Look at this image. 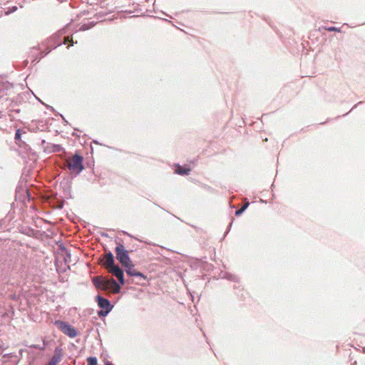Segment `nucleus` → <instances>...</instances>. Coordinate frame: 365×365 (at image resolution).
Masks as SVG:
<instances>
[{
	"instance_id": "nucleus-1",
	"label": "nucleus",
	"mask_w": 365,
	"mask_h": 365,
	"mask_svg": "<svg viewBox=\"0 0 365 365\" xmlns=\"http://www.w3.org/2000/svg\"><path fill=\"white\" fill-rule=\"evenodd\" d=\"M117 247H115V254L116 258L119 261V262L122 264V266L127 267L132 262H130L128 252L125 250L124 246L119 243L116 242Z\"/></svg>"
},
{
	"instance_id": "nucleus-2",
	"label": "nucleus",
	"mask_w": 365,
	"mask_h": 365,
	"mask_svg": "<svg viewBox=\"0 0 365 365\" xmlns=\"http://www.w3.org/2000/svg\"><path fill=\"white\" fill-rule=\"evenodd\" d=\"M54 324L62 333L70 338H74L78 334L76 329L66 322L56 320L55 321Z\"/></svg>"
},
{
	"instance_id": "nucleus-3",
	"label": "nucleus",
	"mask_w": 365,
	"mask_h": 365,
	"mask_svg": "<svg viewBox=\"0 0 365 365\" xmlns=\"http://www.w3.org/2000/svg\"><path fill=\"white\" fill-rule=\"evenodd\" d=\"M96 301L98 303V307L101 309V310L98 312L99 317H106L113 307L108 299L101 295L96 296Z\"/></svg>"
},
{
	"instance_id": "nucleus-4",
	"label": "nucleus",
	"mask_w": 365,
	"mask_h": 365,
	"mask_svg": "<svg viewBox=\"0 0 365 365\" xmlns=\"http://www.w3.org/2000/svg\"><path fill=\"white\" fill-rule=\"evenodd\" d=\"M68 169L76 174H79L83 170V157L78 154H75L72 159L67 163Z\"/></svg>"
},
{
	"instance_id": "nucleus-5",
	"label": "nucleus",
	"mask_w": 365,
	"mask_h": 365,
	"mask_svg": "<svg viewBox=\"0 0 365 365\" xmlns=\"http://www.w3.org/2000/svg\"><path fill=\"white\" fill-rule=\"evenodd\" d=\"M133 267H134V265L132 263L130 264L129 265H128L127 267H125V272H126L127 274L130 277H140L143 279H145L146 276L144 274H143L142 272L135 270L133 268Z\"/></svg>"
},
{
	"instance_id": "nucleus-6",
	"label": "nucleus",
	"mask_w": 365,
	"mask_h": 365,
	"mask_svg": "<svg viewBox=\"0 0 365 365\" xmlns=\"http://www.w3.org/2000/svg\"><path fill=\"white\" fill-rule=\"evenodd\" d=\"M108 279H102L100 277H96L92 279L93 284L97 289L102 290H107V282Z\"/></svg>"
},
{
	"instance_id": "nucleus-7",
	"label": "nucleus",
	"mask_w": 365,
	"mask_h": 365,
	"mask_svg": "<svg viewBox=\"0 0 365 365\" xmlns=\"http://www.w3.org/2000/svg\"><path fill=\"white\" fill-rule=\"evenodd\" d=\"M106 283L107 290L110 289L113 294H117L120 292V286L114 279H108Z\"/></svg>"
},
{
	"instance_id": "nucleus-8",
	"label": "nucleus",
	"mask_w": 365,
	"mask_h": 365,
	"mask_svg": "<svg viewBox=\"0 0 365 365\" xmlns=\"http://www.w3.org/2000/svg\"><path fill=\"white\" fill-rule=\"evenodd\" d=\"M61 349L59 348H56L55 354L51 357L47 365H56L59 361H61Z\"/></svg>"
},
{
	"instance_id": "nucleus-9",
	"label": "nucleus",
	"mask_w": 365,
	"mask_h": 365,
	"mask_svg": "<svg viewBox=\"0 0 365 365\" xmlns=\"http://www.w3.org/2000/svg\"><path fill=\"white\" fill-rule=\"evenodd\" d=\"M103 265L107 267L108 269L115 265L114 257L111 252L109 251L106 253Z\"/></svg>"
},
{
	"instance_id": "nucleus-10",
	"label": "nucleus",
	"mask_w": 365,
	"mask_h": 365,
	"mask_svg": "<svg viewBox=\"0 0 365 365\" xmlns=\"http://www.w3.org/2000/svg\"><path fill=\"white\" fill-rule=\"evenodd\" d=\"M109 272L112 273L115 277L118 276H120L123 273V271L122 269L119 267L118 265H113L110 268L108 269Z\"/></svg>"
},
{
	"instance_id": "nucleus-11",
	"label": "nucleus",
	"mask_w": 365,
	"mask_h": 365,
	"mask_svg": "<svg viewBox=\"0 0 365 365\" xmlns=\"http://www.w3.org/2000/svg\"><path fill=\"white\" fill-rule=\"evenodd\" d=\"M190 172V168H183V167H181L180 165H178V168H177V170H176V173L179 175H188Z\"/></svg>"
},
{
	"instance_id": "nucleus-12",
	"label": "nucleus",
	"mask_w": 365,
	"mask_h": 365,
	"mask_svg": "<svg viewBox=\"0 0 365 365\" xmlns=\"http://www.w3.org/2000/svg\"><path fill=\"white\" fill-rule=\"evenodd\" d=\"M88 365H97V359L95 356H89L87 359Z\"/></svg>"
},
{
	"instance_id": "nucleus-13",
	"label": "nucleus",
	"mask_w": 365,
	"mask_h": 365,
	"mask_svg": "<svg viewBox=\"0 0 365 365\" xmlns=\"http://www.w3.org/2000/svg\"><path fill=\"white\" fill-rule=\"evenodd\" d=\"M322 29H324L326 31H337V32H340L341 31L340 28H336V27H334V26L322 27Z\"/></svg>"
},
{
	"instance_id": "nucleus-14",
	"label": "nucleus",
	"mask_w": 365,
	"mask_h": 365,
	"mask_svg": "<svg viewBox=\"0 0 365 365\" xmlns=\"http://www.w3.org/2000/svg\"><path fill=\"white\" fill-rule=\"evenodd\" d=\"M116 278L118 279L119 282H120L121 284H125L124 274H123V273L122 274H120V276H118Z\"/></svg>"
},
{
	"instance_id": "nucleus-15",
	"label": "nucleus",
	"mask_w": 365,
	"mask_h": 365,
	"mask_svg": "<svg viewBox=\"0 0 365 365\" xmlns=\"http://www.w3.org/2000/svg\"><path fill=\"white\" fill-rule=\"evenodd\" d=\"M244 212L243 209L240 208L237 210L235 211V215L236 216H240V215L242 214V212Z\"/></svg>"
},
{
	"instance_id": "nucleus-16",
	"label": "nucleus",
	"mask_w": 365,
	"mask_h": 365,
	"mask_svg": "<svg viewBox=\"0 0 365 365\" xmlns=\"http://www.w3.org/2000/svg\"><path fill=\"white\" fill-rule=\"evenodd\" d=\"M20 138H21L20 130H17L16 133H15V139L16 140H19Z\"/></svg>"
},
{
	"instance_id": "nucleus-17",
	"label": "nucleus",
	"mask_w": 365,
	"mask_h": 365,
	"mask_svg": "<svg viewBox=\"0 0 365 365\" xmlns=\"http://www.w3.org/2000/svg\"><path fill=\"white\" fill-rule=\"evenodd\" d=\"M88 26L86 24H83L80 29V30L85 31L88 29Z\"/></svg>"
},
{
	"instance_id": "nucleus-18",
	"label": "nucleus",
	"mask_w": 365,
	"mask_h": 365,
	"mask_svg": "<svg viewBox=\"0 0 365 365\" xmlns=\"http://www.w3.org/2000/svg\"><path fill=\"white\" fill-rule=\"evenodd\" d=\"M249 205V202H247L241 208L245 211L248 207Z\"/></svg>"
},
{
	"instance_id": "nucleus-19",
	"label": "nucleus",
	"mask_w": 365,
	"mask_h": 365,
	"mask_svg": "<svg viewBox=\"0 0 365 365\" xmlns=\"http://www.w3.org/2000/svg\"><path fill=\"white\" fill-rule=\"evenodd\" d=\"M68 41H69V37L67 36L65 38V41H64L63 43H67Z\"/></svg>"
},
{
	"instance_id": "nucleus-20",
	"label": "nucleus",
	"mask_w": 365,
	"mask_h": 365,
	"mask_svg": "<svg viewBox=\"0 0 365 365\" xmlns=\"http://www.w3.org/2000/svg\"><path fill=\"white\" fill-rule=\"evenodd\" d=\"M56 38L57 36H54L49 40V41H55Z\"/></svg>"
},
{
	"instance_id": "nucleus-21",
	"label": "nucleus",
	"mask_w": 365,
	"mask_h": 365,
	"mask_svg": "<svg viewBox=\"0 0 365 365\" xmlns=\"http://www.w3.org/2000/svg\"><path fill=\"white\" fill-rule=\"evenodd\" d=\"M105 365H113V364L110 361H107V362H106Z\"/></svg>"
},
{
	"instance_id": "nucleus-22",
	"label": "nucleus",
	"mask_w": 365,
	"mask_h": 365,
	"mask_svg": "<svg viewBox=\"0 0 365 365\" xmlns=\"http://www.w3.org/2000/svg\"><path fill=\"white\" fill-rule=\"evenodd\" d=\"M16 9H17V8H16V6H14V7L13 8L12 11H16Z\"/></svg>"
},
{
	"instance_id": "nucleus-23",
	"label": "nucleus",
	"mask_w": 365,
	"mask_h": 365,
	"mask_svg": "<svg viewBox=\"0 0 365 365\" xmlns=\"http://www.w3.org/2000/svg\"><path fill=\"white\" fill-rule=\"evenodd\" d=\"M49 51H48L47 53H44V55H43V56H46V54H47Z\"/></svg>"
},
{
	"instance_id": "nucleus-24",
	"label": "nucleus",
	"mask_w": 365,
	"mask_h": 365,
	"mask_svg": "<svg viewBox=\"0 0 365 365\" xmlns=\"http://www.w3.org/2000/svg\"><path fill=\"white\" fill-rule=\"evenodd\" d=\"M73 44H74V42L72 41L71 46H73Z\"/></svg>"
}]
</instances>
